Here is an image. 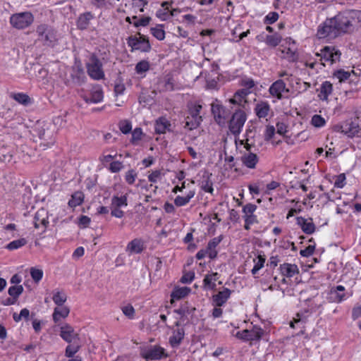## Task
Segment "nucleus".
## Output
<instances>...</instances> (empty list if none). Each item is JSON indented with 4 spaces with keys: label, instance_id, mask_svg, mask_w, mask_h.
Segmentation results:
<instances>
[{
    "label": "nucleus",
    "instance_id": "1",
    "mask_svg": "<svg viewBox=\"0 0 361 361\" xmlns=\"http://www.w3.org/2000/svg\"><path fill=\"white\" fill-rule=\"evenodd\" d=\"M333 18L340 35L350 33L356 27H361V11L345 10L339 12Z\"/></svg>",
    "mask_w": 361,
    "mask_h": 361
},
{
    "label": "nucleus",
    "instance_id": "2",
    "mask_svg": "<svg viewBox=\"0 0 361 361\" xmlns=\"http://www.w3.org/2000/svg\"><path fill=\"white\" fill-rule=\"evenodd\" d=\"M37 40L43 45L54 47L58 41L56 31L52 27L42 24L37 27Z\"/></svg>",
    "mask_w": 361,
    "mask_h": 361
},
{
    "label": "nucleus",
    "instance_id": "3",
    "mask_svg": "<svg viewBox=\"0 0 361 361\" xmlns=\"http://www.w3.org/2000/svg\"><path fill=\"white\" fill-rule=\"evenodd\" d=\"M55 126L49 123H37L35 130L39 137L44 141L45 147H50L55 142Z\"/></svg>",
    "mask_w": 361,
    "mask_h": 361
},
{
    "label": "nucleus",
    "instance_id": "4",
    "mask_svg": "<svg viewBox=\"0 0 361 361\" xmlns=\"http://www.w3.org/2000/svg\"><path fill=\"white\" fill-rule=\"evenodd\" d=\"M317 36L320 39L327 38L332 39L340 35L334 18L326 19L323 24L319 26Z\"/></svg>",
    "mask_w": 361,
    "mask_h": 361
},
{
    "label": "nucleus",
    "instance_id": "5",
    "mask_svg": "<svg viewBox=\"0 0 361 361\" xmlns=\"http://www.w3.org/2000/svg\"><path fill=\"white\" fill-rule=\"evenodd\" d=\"M9 21L13 27L23 30L27 28L33 23L34 16L28 11L16 13L11 16Z\"/></svg>",
    "mask_w": 361,
    "mask_h": 361
},
{
    "label": "nucleus",
    "instance_id": "6",
    "mask_svg": "<svg viewBox=\"0 0 361 361\" xmlns=\"http://www.w3.org/2000/svg\"><path fill=\"white\" fill-rule=\"evenodd\" d=\"M320 56L321 63L325 66L327 64L332 65L340 61L341 53L333 46H326L321 49L320 54H317Z\"/></svg>",
    "mask_w": 361,
    "mask_h": 361
},
{
    "label": "nucleus",
    "instance_id": "7",
    "mask_svg": "<svg viewBox=\"0 0 361 361\" xmlns=\"http://www.w3.org/2000/svg\"><path fill=\"white\" fill-rule=\"evenodd\" d=\"M87 69L89 76L93 80H99L104 78L102 63L94 55L90 57V62L87 64Z\"/></svg>",
    "mask_w": 361,
    "mask_h": 361
},
{
    "label": "nucleus",
    "instance_id": "8",
    "mask_svg": "<svg viewBox=\"0 0 361 361\" xmlns=\"http://www.w3.org/2000/svg\"><path fill=\"white\" fill-rule=\"evenodd\" d=\"M70 79L68 82H71L74 85L80 86L86 81V75L82 64L80 61H75L74 65L70 70Z\"/></svg>",
    "mask_w": 361,
    "mask_h": 361
},
{
    "label": "nucleus",
    "instance_id": "9",
    "mask_svg": "<svg viewBox=\"0 0 361 361\" xmlns=\"http://www.w3.org/2000/svg\"><path fill=\"white\" fill-rule=\"evenodd\" d=\"M263 334L264 331L262 328L254 326L251 330L246 329L239 331L234 336L237 338L247 342L260 340Z\"/></svg>",
    "mask_w": 361,
    "mask_h": 361
},
{
    "label": "nucleus",
    "instance_id": "10",
    "mask_svg": "<svg viewBox=\"0 0 361 361\" xmlns=\"http://www.w3.org/2000/svg\"><path fill=\"white\" fill-rule=\"evenodd\" d=\"M257 208V206L252 203H247L243 207V218L245 221L244 228L247 231L250 229L252 225L258 223L257 217L255 214Z\"/></svg>",
    "mask_w": 361,
    "mask_h": 361
},
{
    "label": "nucleus",
    "instance_id": "11",
    "mask_svg": "<svg viewBox=\"0 0 361 361\" xmlns=\"http://www.w3.org/2000/svg\"><path fill=\"white\" fill-rule=\"evenodd\" d=\"M245 121L246 114L244 111L240 109L235 111L229 122V130L231 133L235 135L240 134Z\"/></svg>",
    "mask_w": 361,
    "mask_h": 361
},
{
    "label": "nucleus",
    "instance_id": "12",
    "mask_svg": "<svg viewBox=\"0 0 361 361\" xmlns=\"http://www.w3.org/2000/svg\"><path fill=\"white\" fill-rule=\"evenodd\" d=\"M141 356L146 360H157L166 357L164 348L159 345H153L141 351Z\"/></svg>",
    "mask_w": 361,
    "mask_h": 361
},
{
    "label": "nucleus",
    "instance_id": "13",
    "mask_svg": "<svg viewBox=\"0 0 361 361\" xmlns=\"http://www.w3.org/2000/svg\"><path fill=\"white\" fill-rule=\"evenodd\" d=\"M212 112L215 121L220 126H223L226 123L230 114L228 109L219 103H213L212 104Z\"/></svg>",
    "mask_w": 361,
    "mask_h": 361
},
{
    "label": "nucleus",
    "instance_id": "14",
    "mask_svg": "<svg viewBox=\"0 0 361 361\" xmlns=\"http://www.w3.org/2000/svg\"><path fill=\"white\" fill-rule=\"evenodd\" d=\"M128 44L132 48V50H140L141 51L147 52L151 49V45L148 39L142 37H129L128 39Z\"/></svg>",
    "mask_w": 361,
    "mask_h": 361
},
{
    "label": "nucleus",
    "instance_id": "15",
    "mask_svg": "<svg viewBox=\"0 0 361 361\" xmlns=\"http://www.w3.org/2000/svg\"><path fill=\"white\" fill-rule=\"evenodd\" d=\"M269 92L272 97L278 99H281L287 97L285 94H288L289 90L286 87L284 81L279 79L271 84L269 87Z\"/></svg>",
    "mask_w": 361,
    "mask_h": 361
},
{
    "label": "nucleus",
    "instance_id": "16",
    "mask_svg": "<svg viewBox=\"0 0 361 361\" xmlns=\"http://www.w3.org/2000/svg\"><path fill=\"white\" fill-rule=\"evenodd\" d=\"M156 88L160 92L174 90V80L173 76L170 74H166L159 77L156 84Z\"/></svg>",
    "mask_w": 361,
    "mask_h": 361
},
{
    "label": "nucleus",
    "instance_id": "17",
    "mask_svg": "<svg viewBox=\"0 0 361 361\" xmlns=\"http://www.w3.org/2000/svg\"><path fill=\"white\" fill-rule=\"evenodd\" d=\"M33 223L36 228H42L44 232L49 224L48 212L44 209H39L35 214Z\"/></svg>",
    "mask_w": 361,
    "mask_h": 361
},
{
    "label": "nucleus",
    "instance_id": "18",
    "mask_svg": "<svg viewBox=\"0 0 361 361\" xmlns=\"http://www.w3.org/2000/svg\"><path fill=\"white\" fill-rule=\"evenodd\" d=\"M286 42L288 44V47L281 49L283 54L282 57L289 61H294L297 59L295 42L290 37L287 38Z\"/></svg>",
    "mask_w": 361,
    "mask_h": 361
},
{
    "label": "nucleus",
    "instance_id": "19",
    "mask_svg": "<svg viewBox=\"0 0 361 361\" xmlns=\"http://www.w3.org/2000/svg\"><path fill=\"white\" fill-rule=\"evenodd\" d=\"M296 223L305 234L310 235L315 231L316 226L312 218L305 219L302 216H298Z\"/></svg>",
    "mask_w": 361,
    "mask_h": 361
},
{
    "label": "nucleus",
    "instance_id": "20",
    "mask_svg": "<svg viewBox=\"0 0 361 361\" xmlns=\"http://www.w3.org/2000/svg\"><path fill=\"white\" fill-rule=\"evenodd\" d=\"M81 97L87 103L97 104L103 100L104 93L102 87L97 85L92 87L90 97L82 95H81Z\"/></svg>",
    "mask_w": 361,
    "mask_h": 361
},
{
    "label": "nucleus",
    "instance_id": "21",
    "mask_svg": "<svg viewBox=\"0 0 361 361\" xmlns=\"http://www.w3.org/2000/svg\"><path fill=\"white\" fill-rule=\"evenodd\" d=\"M145 248V243L141 238H135L130 241L126 248V251L130 255L141 253Z\"/></svg>",
    "mask_w": 361,
    "mask_h": 361
},
{
    "label": "nucleus",
    "instance_id": "22",
    "mask_svg": "<svg viewBox=\"0 0 361 361\" xmlns=\"http://www.w3.org/2000/svg\"><path fill=\"white\" fill-rule=\"evenodd\" d=\"M177 329H174L173 334L169 338V343L173 348H177L181 343L184 336L185 331L183 328H180V322H176Z\"/></svg>",
    "mask_w": 361,
    "mask_h": 361
},
{
    "label": "nucleus",
    "instance_id": "23",
    "mask_svg": "<svg viewBox=\"0 0 361 361\" xmlns=\"http://www.w3.org/2000/svg\"><path fill=\"white\" fill-rule=\"evenodd\" d=\"M60 336L66 342L71 343L78 338V334L74 331L72 326L64 325L61 327Z\"/></svg>",
    "mask_w": 361,
    "mask_h": 361
},
{
    "label": "nucleus",
    "instance_id": "24",
    "mask_svg": "<svg viewBox=\"0 0 361 361\" xmlns=\"http://www.w3.org/2000/svg\"><path fill=\"white\" fill-rule=\"evenodd\" d=\"M224 237L222 235L215 237L212 239H211L206 247L207 250L209 252V257L211 259H214L216 257L218 251L216 250L217 246L220 244V243L222 241Z\"/></svg>",
    "mask_w": 361,
    "mask_h": 361
},
{
    "label": "nucleus",
    "instance_id": "25",
    "mask_svg": "<svg viewBox=\"0 0 361 361\" xmlns=\"http://www.w3.org/2000/svg\"><path fill=\"white\" fill-rule=\"evenodd\" d=\"M171 122L165 117H160L156 120L154 130L157 134H164L171 130Z\"/></svg>",
    "mask_w": 361,
    "mask_h": 361
},
{
    "label": "nucleus",
    "instance_id": "26",
    "mask_svg": "<svg viewBox=\"0 0 361 361\" xmlns=\"http://www.w3.org/2000/svg\"><path fill=\"white\" fill-rule=\"evenodd\" d=\"M280 271L286 277L291 278L299 274V269L295 264L283 263L280 265Z\"/></svg>",
    "mask_w": 361,
    "mask_h": 361
},
{
    "label": "nucleus",
    "instance_id": "27",
    "mask_svg": "<svg viewBox=\"0 0 361 361\" xmlns=\"http://www.w3.org/2000/svg\"><path fill=\"white\" fill-rule=\"evenodd\" d=\"M94 16L91 12H85L80 14L77 20L76 25L80 30H86L89 27L90 21Z\"/></svg>",
    "mask_w": 361,
    "mask_h": 361
},
{
    "label": "nucleus",
    "instance_id": "28",
    "mask_svg": "<svg viewBox=\"0 0 361 361\" xmlns=\"http://www.w3.org/2000/svg\"><path fill=\"white\" fill-rule=\"evenodd\" d=\"M242 163L249 169H255L259 158L256 154L252 152L245 153L241 157Z\"/></svg>",
    "mask_w": 361,
    "mask_h": 361
},
{
    "label": "nucleus",
    "instance_id": "29",
    "mask_svg": "<svg viewBox=\"0 0 361 361\" xmlns=\"http://www.w3.org/2000/svg\"><path fill=\"white\" fill-rule=\"evenodd\" d=\"M231 293V290L227 288H224L223 290L213 296L214 304L218 307L223 305L230 298Z\"/></svg>",
    "mask_w": 361,
    "mask_h": 361
},
{
    "label": "nucleus",
    "instance_id": "30",
    "mask_svg": "<svg viewBox=\"0 0 361 361\" xmlns=\"http://www.w3.org/2000/svg\"><path fill=\"white\" fill-rule=\"evenodd\" d=\"M358 125L355 123L348 121L341 126V131L348 137H353L358 133Z\"/></svg>",
    "mask_w": 361,
    "mask_h": 361
},
{
    "label": "nucleus",
    "instance_id": "31",
    "mask_svg": "<svg viewBox=\"0 0 361 361\" xmlns=\"http://www.w3.org/2000/svg\"><path fill=\"white\" fill-rule=\"evenodd\" d=\"M345 287L339 285L331 290V297L334 302H341L348 298L345 293Z\"/></svg>",
    "mask_w": 361,
    "mask_h": 361
},
{
    "label": "nucleus",
    "instance_id": "32",
    "mask_svg": "<svg viewBox=\"0 0 361 361\" xmlns=\"http://www.w3.org/2000/svg\"><path fill=\"white\" fill-rule=\"evenodd\" d=\"M318 94V97L322 101L328 100V97L331 94L333 91V85L329 81H324L321 85Z\"/></svg>",
    "mask_w": 361,
    "mask_h": 361
},
{
    "label": "nucleus",
    "instance_id": "33",
    "mask_svg": "<svg viewBox=\"0 0 361 361\" xmlns=\"http://www.w3.org/2000/svg\"><path fill=\"white\" fill-rule=\"evenodd\" d=\"M270 111V105L267 102H260L255 107V112L259 118H266Z\"/></svg>",
    "mask_w": 361,
    "mask_h": 361
},
{
    "label": "nucleus",
    "instance_id": "34",
    "mask_svg": "<svg viewBox=\"0 0 361 361\" xmlns=\"http://www.w3.org/2000/svg\"><path fill=\"white\" fill-rule=\"evenodd\" d=\"M23 288L21 285L12 286L8 288V294L12 298H8L5 305L13 304L16 300L23 293Z\"/></svg>",
    "mask_w": 361,
    "mask_h": 361
},
{
    "label": "nucleus",
    "instance_id": "35",
    "mask_svg": "<svg viewBox=\"0 0 361 361\" xmlns=\"http://www.w3.org/2000/svg\"><path fill=\"white\" fill-rule=\"evenodd\" d=\"M191 291L188 287H176L171 294V301L180 300L186 297Z\"/></svg>",
    "mask_w": 361,
    "mask_h": 361
},
{
    "label": "nucleus",
    "instance_id": "36",
    "mask_svg": "<svg viewBox=\"0 0 361 361\" xmlns=\"http://www.w3.org/2000/svg\"><path fill=\"white\" fill-rule=\"evenodd\" d=\"M218 279V274L212 273L207 274L203 280V287L206 290H214L216 288V281Z\"/></svg>",
    "mask_w": 361,
    "mask_h": 361
},
{
    "label": "nucleus",
    "instance_id": "37",
    "mask_svg": "<svg viewBox=\"0 0 361 361\" xmlns=\"http://www.w3.org/2000/svg\"><path fill=\"white\" fill-rule=\"evenodd\" d=\"M354 71H345L343 69H338L334 73V77L338 80L339 82H343L348 79H350L352 76H355Z\"/></svg>",
    "mask_w": 361,
    "mask_h": 361
},
{
    "label": "nucleus",
    "instance_id": "38",
    "mask_svg": "<svg viewBox=\"0 0 361 361\" xmlns=\"http://www.w3.org/2000/svg\"><path fill=\"white\" fill-rule=\"evenodd\" d=\"M195 195V190H190L185 197L178 195L174 200V204L177 207L185 206L190 202Z\"/></svg>",
    "mask_w": 361,
    "mask_h": 361
},
{
    "label": "nucleus",
    "instance_id": "39",
    "mask_svg": "<svg viewBox=\"0 0 361 361\" xmlns=\"http://www.w3.org/2000/svg\"><path fill=\"white\" fill-rule=\"evenodd\" d=\"M84 201V194L81 191H76L72 195L68 201V206L75 208L80 205Z\"/></svg>",
    "mask_w": 361,
    "mask_h": 361
},
{
    "label": "nucleus",
    "instance_id": "40",
    "mask_svg": "<svg viewBox=\"0 0 361 361\" xmlns=\"http://www.w3.org/2000/svg\"><path fill=\"white\" fill-rule=\"evenodd\" d=\"M201 109L202 105L197 103L193 104L189 107L188 116H190V118H195L201 122L202 116L200 115Z\"/></svg>",
    "mask_w": 361,
    "mask_h": 361
},
{
    "label": "nucleus",
    "instance_id": "41",
    "mask_svg": "<svg viewBox=\"0 0 361 361\" xmlns=\"http://www.w3.org/2000/svg\"><path fill=\"white\" fill-rule=\"evenodd\" d=\"M149 67L150 65L148 61H140L135 66V73L140 75L145 76V73L149 70Z\"/></svg>",
    "mask_w": 361,
    "mask_h": 361
},
{
    "label": "nucleus",
    "instance_id": "42",
    "mask_svg": "<svg viewBox=\"0 0 361 361\" xmlns=\"http://www.w3.org/2000/svg\"><path fill=\"white\" fill-rule=\"evenodd\" d=\"M128 205L127 195H122L121 197L114 196L111 199V207H123Z\"/></svg>",
    "mask_w": 361,
    "mask_h": 361
},
{
    "label": "nucleus",
    "instance_id": "43",
    "mask_svg": "<svg viewBox=\"0 0 361 361\" xmlns=\"http://www.w3.org/2000/svg\"><path fill=\"white\" fill-rule=\"evenodd\" d=\"M281 36L278 33H274V35H267L265 38V43L271 47H276L279 44L281 41Z\"/></svg>",
    "mask_w": 361,
    "mask_h": 361
},
{
    "label": "nucleus",
    "instance_id": "44",
    "mask_svg": "<svg viewBox=\"0 0 361 361\" xmlns=\"http://www.w3.org/2000/svg\"><path fill=\"white\" fill-rule=\"evenodd\" d=\"M250 93V91L247 89H241L237 91L233 98L231 99L232 103H240L245 97Z\"/></svg>",
    "mask_w": 361,
    "mask_h": 361
},
{
    "label": "nucleus",
    "instance_id": "45",
    "mask_svg": "<svg viewBox=\"0 0 361 361\" xmlns=\"http://www.w3.org/2000/svg\"><path fill=\"white\" fill-rule=\"evenodd\" d=\"M152 35L158 40H163L165 38V31L163 25H157L151 28Z\"/></svg>",
    "mask_w": 361,
    "mask_h": 361
},
{
    "label": "nucleus",
    "instance_id": "46",
    "mask_svg": "<svg viewBox=\"0 0 361 361\" xmlns=\"http://www.w3.org/2000/svg\"><path fill=\"white\" fill-rule=\"evenodd\" d=\"M52 299L54 303L58 306L63 305L66 301L67 296L63 291L55 290L53 293Z\"/></svg>",
    "mask_w": 361,
    "mask_h": 361
},
{
    "label": "nucleus",
    "instance_id": "47",
    "mask_svg": "<svg viewBox=\"0 0 361 361\" xmlns=\"http://www.w3.org/2000/svg\"><path fill=\"white\" fill-rule=\"evenodd\" d=\"M11 97L18 103L24 105L27 104L30 102L29 96L24 93H12Z\"/></svg>",
    "mask_w": 361,
    "mask_h": 361
},
{
    "label": "nucleus",
    "instance_id": "48",
    "mask_svg": "<svg viewBox=\"0 0 361 361\" xmlns=\"http://www.w3.org/2000/svg\"><path fill=\"white\" fill-rule=\"evenodd\" d=\"M253 261L255 264L251 272L253 275H255L264 267L265 258L262 255H258L257 259H255Z\"/></svg>",
    "mask_w": 361,
    "mask_h": 361
},
{
    "label": "nucleus",
    "instance_id": "49",
    "mask_svg": "<svg viewBox=\"0 0 361 361\" xmlns=\"http://www.w3.org/2000/svg\"><path fill=\"white\" fill-rule=\"evenodd\" d=\"M27 243V240L25 238H20L15 240L9 243L6 245V248L9 250H14L22 247Z\"/></svg>",
    "mask_w": 361,
    "mask_h": 361
},
{
    "label": "nucleus",
    "instance_id": "50",
    "mask_svg": "<svg viewBox=\"0 0 361 361\" xmlns=\"http://www.w3.org/2000/svg\"><path fill=\"white\" fill-rule=\"evenodd\" d=\"M143 135L142 130L140 128H136L132 132V137L130 142L134 145H137L138 142L141 140Z\"/></svg>",
    "mask_w": 361,
    "mask_h": 361
},
{
    "label": "nucleus",
    "instance_id": "51",
    "mask_svg": "<svg viewBox=\"0 0 361 361\" xmlns=\"http://www.w3.org/2000/svg\"><path fill=\"white\" fill-rule=\"evenodd\" d=\"M30 275L35 283L39 282L43 277V271L35 267L30 268Z\"/></svg>",
    "mask_w": 361,
    "mask_h": 361
},
{
    "label": "nucleus",
    "instance_id": "52",
    "mask_svg": "<svg viewBox=\"0 0 361 361\" xmlns=\"http://www.w3.org/2000/svg\"><path fill=\"white\" fill-rule=\"evenodd\" d=\"M200 121L196 120L195 118H190V116H187L185 117V124L184 127L190 130H192L197 128L200 126Z\"/></svg>",
    "mask_w": 361,
    "mask_h": 361
},
{
    "label": "nucleus",
    "instance_id": "53",
    "mask_svg": "<svg viewBox=\"0 0 361 361\" xmlns=\"http://www.w3.org/2000/svg\"><path fill=\"white\" fill-rule=\"evenodd\" d=\"M311 124L316 128H322L326 124V121L322 116L315 114L312 117Z\"/></svg>",
    "mask_w": 361,
    "mask_h": 361
},
{
    "label": "nucleus",
    "instance_id": "54",
    "mask_svg": "<svg viewBox=\"0 0 361 361\" xmlns=\"http://www.w3.org/2000/svg\"><path fill=\"white\" fill-rule=\"evenodd\" d=\"M334 187L343 188L346 184V176L345 173H340L335 176Z\"/></svg>",
    "mask_w": 361,
    "mask_h": 361
},
{
    "label": "nucleus",
    "instance_id": "55",
    "mask_svg": "<svg viewBox=\"0 0 361 361\" xmlns=\"http://www.w3.org/2000/svg\"><path fill=\"white\" fill-rule=\"evenodd\" d=\"M279 18L277 12H269L264 18V23L267 25H271L276 22Z\"/></svg>",
    "mask_w": 361,
    "mask_h": 361
},
{
    "label": "nucleus",
    "instance_id": "56",
    "mask_svg": "<svg viewBox=\"0 0 361 361\" xmlns=\"http://www.w3.org/2000/svg\"><path fill=\"white\" fill-rule=\"evenodd\" d=\"M70 310L63 305H58L55 309L52 316H68Z\"/></svg>",
    "mask_w": 361,
    "mask_h": 361
},
{
    "label": "nucleus",
    "instance_id": "57",
    "mask_svg": "<svg viewBox=\"0 0 361 361\" xmlns=\"http://www.w3.org/2000/svg\"><path fill=\"white\" fill-rule=\"evenodd\" d=\"M120 130L123 134H128L132 130V125L131 123L129 122L127 120H123L119 122L118 124Z\"/></svg>",
    "mask_w": 361,
    "mask_h": 361
},
{
    "label": "nucleus",
    "instance_id": "58",
    "mask_svg": "<svg viewBox=\"0 0 361 361\" xmlns=\"http://www.w3.org/2000/svg\"><path fill=\"white\" fill-rule=\"evenodd\" d=\"M13 154L10 150L6 148L0 149V160L4 162H10L12 159Z\"/></svg>",
    "mask_w": 361,
    "mask_h": 361
},
{
    "label": "nucleus",
    "instance_id": "59",
    "mask_svg": "<svg viewBox=\"0 0 361 361\" xmlns=\"http://www.w3.org/2000/svg\"><path fill=\"white\" fill-rule=\"evenodd\" d=\"M123 168V164L119 161H114L110 163L108 169L111 173H118Z\"/></svg>",
    "mask_w": 361,
    "mask_h": 361
},
{
    "label": "nucleus",
    "instance_id": "60",
    "mask_svg": "<svg viewBox=\"0 0 361 361\" xmlns=\"http://www.w3.org/2000/svg\"><path fill=\"white\" fill-rule=\"evenodd\" d=\"M133 18L136 20V21L133 22V25L135 27L147 26L151 20V18L149 17H143L140 19H138L136 16H133Z\"/></svg>",
    "mask_w": 361,
    "mask_h": 361
},
{
    "label": "nucleus",
    "instance_id": "61",
    "mask_svg": "<svg viewBox=\"0 0 361 361\" xmlns=\"http://www.w3.org/2000/svg\"><path fill=\"white\" fill-rule=\"evenodd\" d=\"M137 178V173L135 170H128L125 175V180L129 185H133Z\"/></svg>",
    "mask_w": 361,
    "mask_h": 361
},
{
    "label": "nucleus",
    "instance_id": "62",
    "mask_svg": "<svg viewBox=\"0 0 361 361\" xmlns=\"http://www.w3.org/2000/svg\"><path fill=\"white\" fill-rule=\"evenodd\" d=\"M161 176L162 174L161 171L156 170L148 175V180L149 182L155 183H157L159 180H161Z\"/></svg>",
    "mask_w": 361,
    "mask_h": 361
},
{
    "label": "nucleus",
    "instance_id": "63",
    "mask_svg": "<svg viewBox=\"0 0 361 361\" xmlns=\"http://www.w3.org/2000/svg\"><path fill=\"white\" fill-rule=\"evenodd\" d=\"M80 346L78 345H68L66 349V356L71 357H73L74 355L79 350Z\"/></svg>",
    "mask_w": 361,
    "mask_h": 361
},
{
    "label": "nucleus",
    "instance_id": "64",
    "mask_svg": "<svg viewBox=\"0 0 361 361\" xmlns=\"http://www.w3.org/2000/svg\"><path fill=\"white\" fill-rule=\"evenodd\" d=\"M240 85L244 89L250 90L255 86V82L252 78H245L241 80Z\"/></svg>",
    "mask_w": 361,
    "mask_h": 361
}]
</instances>
